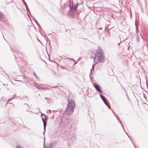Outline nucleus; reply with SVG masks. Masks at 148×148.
I'll return each mask as SVG.
<instances>
[{"label": "nucleus", "mask_w": 148, "mask_h": 148, "mask_svg": "<svg viewBox=\"0 0 148 148\" xmlns=\"http://www.w3.org/2000/svg\"><path fill=\"white\" fill-rule=\"evenodd\" d=\"M76 106L75 101L73 99L68 100V104L65 112L68 114H71L73 112Z\"/></svg>", "instance_id": "obj_1"}, {"label": "nucleus", "mask_w": 148, "mask_h": 148, "mask_svg": "<svg viewBox=\"0 0 148 148\" xmlns=\"http://www.w3.org/2000/svg\"><path fill=\"white\" fill-rule=\"evenodd\" d=\"M102 50L101 48H99L98 47V49L96 51L97 56L98 58V61L99 62V65L97 67L99 69H100V67L101 66V64H100V63L103 62L105 61V57L104 56L103 52H102Z\"/></svg>", "instance_id": "obj_2"}, {"label": "nucleus", "mask_w": 148, "mask_h": 148, "mask_svg": "<svg viewBox=\"0 0 148 148\" xmlns=\"http://www.w3.org/2000/svg\"><path fill=\"white\" fill-rule=\"evenodd\" d=\"M88 114L89 117L90 118V122L91 123V125L92 127V128L93 127H95V122L94 119L93 118V116H94V114L91 111L90 112L89 111H88Z\"/></svg>", "instance_id": "obj_3"}, {"label": "nucleus", "mask_w": 148, "mask_h": 148, "mask_svg": "<svg viewBox=\"0 0 148 148\" xmlns=\"http://www.w3.org/2000/svg\"><path fill=\"white\" fill-rule=\"evenodd\" d=\"M63 124L64 128L65 127H67L68 128L71 127V125L73 124L72 122L69 119H65L64 121H63Z\"/></svg>", "instance_id": "obj_4"}, {"label": "nucleus", "mask_w": 148, "mask_h": 148, "mask_svg": "<svg viewBox=\"0 0 148 148\" xmlns=\"http://www.w3.org/2000/svg\"><path fill=\"white\" fill-rule=\"evenodd\" d=\"M70 2L69 6L70 10L73 11L77 9L79 5L78 2H77L76 4L74 5L73 2H71L70 1Z\"/></svg>", "instance_id": "obj_5"}, {"label": "nucleus", "mask_w": 148, "mask_h": 148, "mask_svg": "<svg viewBox=\"0 0 148 148\" xmlns=\"http://www.w3.org/2000/svg\"><path fill=\"white\" fill-rule=\"evenodd\" d=\"M99 95L105 104L108 107L109 109H111V108L109 103L108 102L107 100L103 95L99 93Z\"/></svg>", "instance_id": "obj_6"}, {"label": "nucleus", "mask_w": 148, "mask_h": 148, "mask_svg": "<svg viewBox=\"0 0 148 148\" xmlns=\"http://www.w3.org/2000/svg\"><path fill=\"white\" fill-rule=\"evenodd\" d=\"M93 85L97 92L101 93H103V92L101 89V87L99 85L94 83H93Z\"/></svg>", "instance_id": "obj_7"}, {"label": "nucleus", "mask_w": 148, "mask_h": 148, "mask_svg": "<svg viewBox=\"0 0 148 148\" xmlns=\"http://www.w3.org/2000/svg\"><path fill=\"white\" fill-rule=\"evenodd\" d=\"M68 139L69 141L73 143L76 139L75 137L74 136V134H72L71 135L69 134L68 137Z\"/></svg>", "instance_id": "obj_8"}, {"label": "nucleus", "mask_w": 148, "mask_h": 148, "mask_svg": "<svg viewBox=\"0 0 148 148\" xmlns=\"http://www.w3.org/2000/svg\"><path fill=\"white\" fill-rule=\"evenodd\" d=\"M44 118L42 117V119L43 122V126H44V129L45 130H46V128L47 124V121L48 119L47 116V115H46V116H44Z\"/></svg>", "instance_id": "obj_9"}, {"label": "nucleus", "mask_w": 148, "mask_h": 148, "mask_svg": "<svg viewBox=\"0 0 148 148\" xmlns=\"http://www.w3.org/2000/svg\"><path fill=\"white\" fill-rule=\"evenodd\" d=\"M117 120L120 123V124L121 125V126L122 127H123V130H124V131L126 133V134L128 136V137L130 138V140H131V142H132V144H133V145H134V147H135V148H136V147L135 146L134 144L133 143V142H132V140H131V139L130 138V136L128 135V134L126 132V131H125V130L124 129V127H123V125L122 124V123L121 122V120H120L119 118H118V117H117Z\"/></svg>", "instance_id": "obj_10"}, {"label": "nucleus", "mask_w": 148, "mask_h": 148, "mask_svg": "<svg viewBox=\"0 0 148 148\" xmlns=\"http://www.w3.org/2000/svg\"><path fill=\"white\" fill-rule=\"evenodd\" d=\"M0 21L2 22L5 23L6 21L5 20V17L3 13L0 12Z\"/></svg>", "instance_id": "obj_11"}, {"label": "nucleus", "mask_w": 148, "mask_h": 148, "mask_svg": "<svg viewBox=\"0 0 148 148\" xmlns=\"http://www.w3.org/2000/svg\"><path fill=\"white\" fill-rule=\"evenodd\" d=\"M23 107L25 108L26 111L27 112L29 111V112H31V109L30 108L29 109L30 107L28 105L27 103H25L23 105Z\"/></svg>", "instance_id": "obj_12"}, {"label": "nucleus", "mask_w": 148, "mask_h": 148, "mask_svg": "<svg viewBox=\"0 0 148 148\" xmlns=\"http://www.w3.org/2000/svg\"><path fill=\"white\" fill-rule=\"evenodd\" d=\"M142 34H143V37L140 34V35L141 36V37L142 39L143 40H145L147 39V33L145 31L142 32Z\"/></svg>", "instance_id": "obj_13"}, {"label": "nucleus", "mask_w": 148, "mask_h": 148, "mask_svg": "<svg viewBox=\"0 0 148 148\" xmlns=\"http://www.w3.org/2000/svg\"><path fill=\"white\" fill-rule=\"evenodd\" d=\"M14 55L16 61V62L17 64L19 65H21L20 63L22 61V60L21 58H17Z\"/></svg>", "instance_id": "obj_14"}, {"label": "nucleus", "mask_w": 148, "mask_h": 148, "mask_svg": "<svg viewBox=\"0 0 148 148\" xmlns=\"http://www.w3.org/2000/svg\"><path fill=\"white\" fill-rule=\"evenodd\" d=\"M23 124L22 120L21 119H19L18 122L16 123V125L17 126L18 125L19 126H21L22 125V124Z\"/></svg>", "instance_id": "obj_15"}, {"label": "nucleus", "mask_w": 148, "mask_h": 148, "mask_svg": "<svg viewBox=\"0 0 148 148\" xmlns=\"http://www.w3.org/2000/svg\"><path fill=\"white\" fill-rule=\"evenodd\" d=\"M17 97H19L20 98L19 99L20 100H25L26 101H28V97L26 96H20V97H16L15 98Z\"/></svg>", "instance_id": "obj_16"}, {"label": "nucleus", "mask_w": 148, "mask_h": 148, "mask_svg": "<svg viewBox=\"0 0 148 148\" xmlns=\"http://www.w3.org/2000/svg\"><path fill=\"white\" fill-rule=\"evenodd\" d=\"M23 3L24 5H25L26 9H28V5L26 3V2L25 1V0H22Z\"/></svg>", "instance_id": "obj_17"}, {"label": "nucleus", "mask_w": 148, "mask_h": 148, "mask_svg": "<svg viewBox=\"0 0 148 148\" xmlns=\"http://www.w3.org/2000/svg\"><path fill=\"white\" fill-rule=\"evenodd\" d=\"M53 146V144L51 143L49 144H48L46 146V147L48 148H51Z\"/></svg>", "instance_id": "obj_18"}, {"label": "nucleus", "mask_w": 148, "mask_h": 148, "mask_svg": "<svg viewBox=\"0 0 148 148\" xmlns=\"http://www.w3.org/2000/svg\"><path fill=\"white\" fill-rule=\"evenodd\" d=\"M3 102H5L7 100L5 99L3 97H2L0 99Z\"/></svg>", "instance_id": "obj_19"}, {"label": "nucleus", "mask_w": 148, "mask_h": 148, "mask_svg": "<svg viewBox=\"0 0 148 148\" xmlns=\"http://www.w3.org/2000/svg\"><path fill=\"white\" fill-rule=\"evenodd\" d=\"M34 21L36 23L38 26H39V24L38 23V22L36 20V18L34 17H33Z\"/></svg>", "instance_id": "obj_20"}, {"label": "nucleus", "mask_w": 148, "mask_h": 148, "mask_svg": "<svg viewBox=\"0 0 148 148\" xmlns=\"http://www.w3.org/2000/svg\"><path fill=\"white\" fill-rule=\"evenodd\" d=\"M94 68H92L90 70V75H89L90 77V75H92V71L93 72L94 71Z\"/></svg>", "instance_id": "obj_21"}, {"label": "nucleus", "mask_w": 148, "mask_h": 148, "mask_svg": "<svg viewBox=\"0 0 148 148\" xmlns=\"http://www.w3.org/2000/svg\"><path fill=\"white\" fill-rule=\"evenodd\" d=\"M26 10H27V15L28 16H29V14H28V13L29 12V14L31 15V16H32V15H31V13H30V11L29 9V8H28V9H26Z\"/></svg>", "instance_id": "obj_22"}, {"label": "nucleus", "mask_w": 148, "mask_h": 148, "mask_svg": "<svg viewBox=\"0 0 148 148\" xmlns=\"http://www.w3.org/2000/svg\"><path fill=\"white\" fill-rule=\"evenodd\" d=\"M38 28H39V32L41 34V33L40 32V31L41 30L42 31L43 30L42 29V28L40 26V25H39V26H38Z\"/></svg>", "instance_id": "obj_23"}, {"label": "nucleus", "mask_w": 148, "mask_h": 148, "mask_svg": "<svg viewBox=\"0 0 148 148\" xmlns=\"http://www.w3.org/2000/svg\"><path fill=\"white\" fill-rule=\"evenodd\" d=\"M39 87L38 88V89H45V88H44V87H42L40 85H39Z\"/></svg>", "instance_id": "obj_24"}, {"label": "nucleus", "mask_w": 148, "mask_h": 148, "mask_svg": "<svg viewBox=\"0 0 148 148\" xmlns=\"http://www.w3.org/2000/svg\"><path fill=\"white\" fill-rule=\"evenodd\" d=\"M123 88L124 89V90H125V92H126V96H127V99H128V100H130V99L129 98V97H128V95H127V92H126V90H125V88Z\"/></svg>", "instance_id": "obj_25"}, {"label": "nucleus", "mask_w": 148, "mask_h": 148, "mask_svg": "<svg viewBox=\"0 0 148 148\" xmlns=\"http://www.w3.org/2000/svg\"><path fill=\"white\" fill-rule=\"evenodd\" d=\"M51 100H50V99H48V100H47V102L48 103H51Z\"/></svg>", "instance_id": "obj_26"}, {"label": "nucleus", "mask_w": 148, "mask_h": 148, "mask_svg": "<svg viewBox=\"0 0 148 148\" xmlns=\"http://www.w3.org/2000/svg\"><path fill=\"white\" fill-rule=\"evenodd\" d=\"M33 73H34V75L35 77L37 78V79H38V77L37 76V75H36V73H35L34 71L33 72Z\"/></svg>", "instance_id": "obj_27"}, {"label": "nucleus", "mask_w": 148, "mask_h": 148, "mask_svg": "<svg viewBox=\"0 0 148 148\" xmlns=\"http://www.w3.org/2000/svg\"><path fill=\"white\" fill-rule=\"evenodd\" d=\"M16 148H23L20 145H17L16 147Z\"/></svg>", "instance_id": "obj_28"}, {"label": "nucleus", "mask_w": 148, "mask_h": 148, "mask_svg": "<svg viewBox=\"0 0 148 148\" xmlns=\"http://www.w3.org/2000/svg\"><path fill=\"white\" fill-rule=\"evenodd\" d=\"M34 86L38 88H39V85H38V84H37V83H36L35 84Z\"/></svg>", "instance_id": "obj_29"}, {"label": "nucleus", "mask_w": 148, "mask_h": 148, "mask_svg": "<svg viewBox=\"0 0 148 148\" xmlns=\"http://www.w3.org/2000/svg\"><path fill=\"white\" fill-rule=\"evenodd\" d=\"M110 110H111V111H112V113H113V114H114V116H116V113H115V112H114L112 110V109L111 108V109H110Z\"/></svg>", "instance_id": "obj_30"}, {"label": "nucleus", "mask_w": 148, "mask_h": 148, "mask_svg": "<svg viewBox=\"0 0 148 148\" xmlns=\"http://www.w3.org/2000/svg\"><path fill=\"white\" fill-rule=\"evenodd\" d=\"M110 110H111V111H112V113H113V114H114V116H116V113H115V112H114L112 110V109L111 108V109H110Z\"/></svg>", "instance_id": "obj_31"}, {"label": "nucleus", "mask_w": 148, "mask_h": 148, "mask_svg": "<svg viewBox=\"0 0 148 148\" xmlns=\"http://www.w3.org/2000/svg\"><path fill=\"white\" fill-rule=\"evenodd\" d=\"M136 39H137V40L138 42H139V39L138 34H137L136 35Z\"/></svg>", "instance_id": "obj_32"}, {"label": "nucleus", "mask_w": 148, "mask_h": 148, "mask_svg": "<svg viewBox=\"0 0 148 148\" xmlns=\"http://www.w3.org/2000/svg\"><path fill=\"white\" fill-rule=\"evenodd\" d=\"M47 113H48V114H49V112L50 113H51V110H49L47 111Z\"/></svg>", "instance_id": "obj_33"}, {"label": "nucleus", "mask_w": 148, "mask_h": 148, "mask_svg": "<svg viewBox=\"0 0 148 148\" xmlns=\"http://www.w3.org/2000/svg\"><path fill=\"white\" fill-rule=\"evenodd\" d=\"M60 67H61L63 69H66V67L64 66H60Z\"/></svg>", "instance_id": "obj_34"}, {"label": "nucleus", "mask_w": 148, "mask_h": 148, "mask_svg": "<svg viewBox=\"0 0 148 148\" xmlns=\"http://www.w3.org/2000/svg\"><path fill=\"white\" fill-rule=\"evenodd\" d=\"M6 102V103L5 104V107H6V106L7 105L8 103V101H7Z\"/></svg>", "instance_id": "obj_35"}, {"label": "nucleus", "mask_w": 148, "mask_h": 148, "mask_svg": "<svg viewBox=\"0 0 148 148\" xmlns=\"http://www.w3.org/2000/svg\"><path fill=\"white\" fill-rule=\"evenodd\" d=\"M42 115H43L44 116H46V115L45 114H43V113H41V116L42 117Z\"/></svg>", "instance_id": "obj_36"}, {"label": "nucleus", "mask_w": 148, "mask_h": 148, "mask_svg": "<svg viewBox=\"0 0 148 148\" xmlns=\"http://www.w3.org/2000/svg\"><path fill=\"white\" fill-rule=\"evenodd\" d=\"M96 63H95L94 64H93L92 65V68H94V65L96 64Z\"/></svg>", "instance_id": "obj_37"}, {"label": "nucleus", "mask_w": 148, "mask_h": 148, "mask_svg": "<svg viewBox=\"0 0 148 148\" xmlns=\"http://www.w3.org/2000/svg\"><path fill=\"white\" fill-rule=\"evenodd\" d=\"M6 74V76H7V77H8V78H9V76L8 75V74H6H6Z\"/></svg>", "instance_id": "obj_38"}, {"label": "nucleus", "mask_w": 148, "mask_h": 148, "mask_svg": "<svg viewBox=\"0 0 148 148\" xmlns=\"http://www.w3.org/2000/svg\"><path fill=\"white\" fill-rule=\"evenodd\" d=\"M115 117H116V118L117 119V117L119 118L118 117V115L117 114H116V116H115Z\"/></svg>", "instance_id": "obj_39"}, {"label": "nucleus", "mask_w": 148, "mask_h": 148, "mask_svg": "<svg viewBox=\"0 0 148 148\" xmlns=\"http://www.w3.org/2000/svg\"><path fill=\"white\" fill-rule=\"evenodd\" d=\"M15 98V97H14V96H13V97L11 98V99L12 100V99H14Z\"/></svg>", "instance_id": "obj_40"}, {"label": "nucleus", "mask_w": 148, "mask_h": 148, "mask_svg": "<svg viewBox=\"0 0 148 148\" xmlns=\"http://www.w3.org/2000/svg\"><path fill=\"white\" fill-rule=\"evenodd\" d=\"M12 100L10 98V99H8V102H9V101H11Z\"/></svg>", "instance_id": "obj_41"}, {"label": "nucleus", "mask_w": 148, "mask_h": 148, "mask_svg": "<svg viewBox=\"0 0 148 148\" xmlns=\"http://www.w3.org/2000/svg\"><path fill=\"white\" fill-rule=\"evenodd\" d=\"M138 30L137 29H136V34H138Z\"/></svg>", "instance_id": "obj_42"}, {"label": "nucleus", "mask_w": 148, "mask_h": 148, "mask_svg": "<svg viewBox=\"0 0 148 148\" xmlns=\"http://www.w3.org/2000/svg\"><path fill=\"white\" fill-rule=\"evenodd\" d=\"M121 42V41L118 44V45L119 46V47L120 46V43Z\"/></svg>", "instance_id": "obj_43"}, {"label": "nucleus", "mask_w": 148, "mask_h": 148, "mask_svg": "<svg viewBox=\"0 0 148 148\" xmlns=\"http://www.w3.org/2000/svg\"><path fill=\"white\" fill-rule=\"evenodd\" d=\"M49 98H48L47 97H46V98H45V99H47V100H48V99H49Z\"/></svg>", "instance_id": "obj_44"}, {"label": "nucleus", "mask_w": 148, "mask_h": 148, "mask_svg": "<svg viewBox=\"0 0 148 148\" xmlns=\"http://www.w3.org/2000/svg\"><path fill=\"white\" fill-rule=\"evenodd\" d=\"M53 114H54V113H53V114H52V115H53V116L52 117V118H54V116H53Z\"/></svg>", "instance_id": "obj_45"}, {"label": "nucleus", "mask_w": 148, "mask_h": 148, "mask_svg": "<svg viewBox=\"0 0 148 148\" xmlns=\"http://www.w3.org/2000/svg\"><path fill=\"white\" fill-rule=\"evenodd\" d=\"M144 97L145 98V99L147 100V97H145V96L144 95Z\"/></svg>", "instance_id": "obj_46"}, {"label": "nucleus", "mask_w": 148, "mask_h": 148, "mask_svg": "<svg viewBox=\"0 0 148 148\" xmlns=\"http://www.w3.org/2000/svg\"><path fill=\"white\" fill-rule=\"evenodd\" d=\"M80 1H81V3L80 4H83V2L82 1H81V0H80Z\"/></svg>", "instance_id": "obj_47"}, {"label": "nucleus", "mask_w": 148, "mask_h": 148, "mask_svg": "<svg viewBox=\"0 0 148 148\" xmlns=\"http://www.w3.org/2000/svg\"><path fill=\"white\" fill-rule=\"evenodd\" d=\"M69 59H70V60H73V61H75V60H73V59H70V58H69Z\"/></svg>", "instance_id": "obj_48"}, {"label": "nucleus", "mask_w": 148, "mask_h": 148, "mask_svg": "<svg viewBox=\"0 0 148 148\" xmlns=\"http://www.w3.org/2000/svg\"><path fill=\"white\" fill-rule=\"evenodd\" d=\"M21 77H22L23 79H24V78H25V77H22V76H21Z\"/></svg>", "instance_id": "obj_49"}, {"label": "nucleus", "mask_w": 148, "mask_h": 148, "mask_svg": "<svg viewBox=\"0 0 148 148\" xmlns=\"http://www.w3.org/2000/svg\"><path fill=\"white\" fill-rule=\"evenodd\" d=\"M53 73H54V74H55V73L54 71H53Z\"/></svg>", "instance_id": "obj_50"}, {"label": "nucleus", "mask_w": 148, "mask_h": 148, "mask_svg": "<svg viewBox=\"0 0 148 148\" xmlns=\"http://www.w3.org/2000/svg\"><path fill=\"white\" fill-rule=\"evenodd\" d=\"M45 37L46 38H47L48 39H49L47 37L46 35L45 36Z\"/></svg>", "instance_id": "obj_51"}, {"label": "nucleus", "mask_w": 148, "mask_h": 148, "mask_svg": "<svg viewBox=\"0 0 148 148\" xmlns=\"http://www.w3.org/2000/svg\"><path fill=\"white\" fill-rule=\"evenodd\" d=\"M44 130H45L44 129ZM45 130H44V132H43V134H44V133H45Z\"/></svg>", "instance_id": "obj_52"}, {"label": "nucleus", "mask_w": 148, "mask_h": 148, "mask_svg": "<svg viewBox=\"0 0 148 148\" xmlns=\"http://www.w3.org/2000/svg\"><path fill=\"white\" fill-rule=\"evenodd\" d=\"M53 62H55L56 63V62L55 61L53 60Z\"/></svg>", "instance_id": "obj_53"}, {"label": "nucleus", "mask_w": 148, "mask_h": 148, "mask_svg": "<svg viewBox=\"0 0 148 148\" xmlns=\"http://www.w3.org/2000/svg\"><path fill=\"white\" fill-rule=\"evenodd\" d=\"M77 61L76 62H75V63L74 64V65L77 62Z\"/></svg>", "instance_id": "obj_54"}, {"label": "nucleus", "mask_w": 148, "mask_h": 148, "mask_svg": "<svg viewBox=\"0 0 148 148\" xmlns=\"http://www.w3.org/2000/svg\"><path fill=\"white\" fill-rule=\"evenodd\" d=\"M16 95V94H15L13 96H15Z\"/></svg>", "instance_id": "obj_55"}, {"label": "nucleus", "mask_w": 148, "mask_h": 148, "mask_svg": "<svg viewBox=\"0 0 148 148\" xmlns=\"http://www.w3.org/2000/svg\"><path fill=\"white\" fill-rule=\"evenodd\" d=\"M3 85H4H4H5V84H3Z\"/></svg>", "instance_id": "obj_56"}, {"label": "nucleus", "mask_w": 148, "mask_h": 148, "mask_svg": "<svg viewBox=\"0 0 148 148\" xmlns=\"http://www.w3.org/2000/svg\"><path fill=\"white\" fill-rule=\"evenodd\" d=\"M99 29H100V30L101 29H102V28H99Z\"/></svg>", "instance_id": "obj_57"}, {"label": "nucleus", "mask_w": 148, "mask_h": 148, "mask_svg": "<svg viewBox=\"0 0 148 148\" xmlns=\"http://www.w3.org/2000/svg\"><path fill=\"white\" fill-rule=\"evenodd\" d=\"M74 16V15H73V16H72V18H73V17Z\"/></svg>", "instance_id": "obj_58"}, {"label": "nucleus", "mask_w": 148, "mask_h": 148, "mask_svg": "<svg viewBox=\"0 0 148 148\" xmlns=\"http://www.w3.org/2000/svg\"><path fill=\"white\" fill-rule=\"evenodd\" d=\"M146 84H147V86H148V85H147V83H146Z\"/></svg>", "instance_id": "obj_59"}, {"label": "nucleus", "mask_w": 148, "mask_h": 148, "mask_svg": "<svg viewBox=\"0 0 148 148\" xmlns=\"http://www.w3.org/2000/svg\"><path fill=\"white\" fill-rule=\"evenodd\" d=\"M55 87H55V86H54V87H53V88H55Z\"/></svg>", "instance_id": "obj_60"}, {"label": "nucleus", "mask_w": 148, "mask_h": 148, "mask_svg": "<svg viewBox=\"0 0 148 148\" xmlns=\"http://www.w3.org/2000/svg\"><path fill=\"white\" fill-rule=\"evenodd\" d=\"M54 111V110H53V111H52V112H53Z\"/></svg>", "instance_id": "obj_61"}, {"label": "nucleus", "mask_w": 148, "mask_h": 148, "mask_svg": "<svg viewBox=\"0 0 148 148\" xmlns=\"http://www.w3.org/2000/svg\"><path fill=\"white\" fill-rule=\"evenodd\" d=\"M6 86H7V85H8V84H6Z\"/></svg>", "instance_id": "obj_62"}, {"label": "nucleus", "mask_w": 148, "mask_h": 148, "mask_svg": "<svg viewBox=\"0 0 148 148\" xmlns=\"http://www.w3.org/2000/svg\"><path fill=\"white\" fill-rule=\"evenodd\" d=\"M134 96H135V95H134Z\"/></svg>", "instance_id": "obj_63"}, {"label": "nucleus", "mask_w": 148, "mask_h": 148, "mask_svg": "<svg viewBox=\"0 0 148 148\" xmlns=\"http://www.w3.org/2000/svg\"><path fill=\"white\" fill-rule=\"evenodd\" d=\"M122 73V72H121V73Z\"/></svg>", "instance_id": "obj_64"}]
</instances>
